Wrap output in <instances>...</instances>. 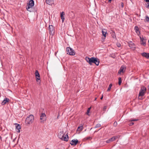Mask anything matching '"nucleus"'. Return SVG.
<instances>
[{
	"label": "nucleus",
	"mask_w": 149,
	"mask_h": 149,
	"mask_svg": "<svg viewBox=\"0 0 149 149\" xmlns=\"http://www.w3.org/2000/svg\"><path fill=\"white\" fill-rule=\"evenodd\" d=\"M96 99H97V98H95V100H96Z\"/></svg>",
	"instance_id": "58836bf2"
},
{
	"label": "nucleus",
	"mask_w": 149,
	"mask_h": 149,
	"mask_svg": "<svg viewBox=\"0 0 149 149\" xmlns=\"http://www.w3.org/2000/svg\"><path fill=\"white\" fill-rule=\"evenodd\" d=\"M129 47L132 49H134L135 48L134 44L132 42H130L129 44Z\"/></svg>",
	"instance_id": "6ab92c4d"
},
{
	"label": "nucleus",
	"mask_w": 149,
	"mask_h": 149,
	"mask_svg": "<svg viewBox=\"0 0 149 149\" xmlns=\"http://www.w3.org/2000/svg\"><path fill=\"white\" fill-rule=\"evenodd\" d=\"M146 2H149V0H144Z\"/></svg>",
	"instance_id": "c9c22d12"
},
{
	"label": "nucleus",
	"mask_w": 149,
	"mask_h": 149,
	"mask_svg": "<svg viewBox=\"0 0 149 149\" xmlns=\"http://www.w3.org/2000/svg\"><path fill=\"white\" fill-rule=\"evenodd\" d=\"M134 29L136 33L138 34L139 33V31H138V28L137 26H135L134 28Z\"/></svg>",
	"instance_id": "4be33fe9"
},
{
	"label": "nucleus",
	"mask_w": 149,
	"mask_h": 149,
	"mask_svg": "<svg viewBox=\"0 0 149 149\" xmlns=\"http://www.w3.org/2000/svg\"><path fill=\"white\" fill-rule=\"evenodd\" d=\"M9 100L8 98H6L4 99L2 103H1V104L2 105H4L6 103L8 102H9Z\"/></svg>",
	"instance_id": "f3484780"
},
{
	"label": "nucleus",
	"mask_w": 149,
	"mask_h": 149,
	"mask_svg": "<svg viewBox=\"0 0 149 149\" xmlns=\"http://www.w3.org/2000/svg\"><path fill=\"white\" fill-rule=\"evenodd\" d=\"M91 109V107H89V108H88V110L87 111V112L86 113V114H87V115H89V112H90V110Z\"/></svg>",
	"instance_id": "5701e85b"
},
{
	"label": "nucleus",
	"mask_w": 149,
	"mask_h": 149,
	"mask_svg": "<svg viewBox=\"0 0 149 149\" xmlns=\"http://www.w3.org/2000/svg\"><path fill=\"white\" fill-rule=\"evenodd\" d=\"M101 126V125L100 124H97L95 126V128H97L100 127Z\"/></svg>",
	"instance_id": "cd10ccee"
},
{
	"label": "nucleus",
	"mask_w": 149,
	"mask_h": 149,
	"mask_svg": "<svg viewBox=\"0 0 149 149\" xmlns=\"http://www.w3.org/2000/svg\"><path fill=\"white\" fill-rule=\"evenodd\" d=\"M138 120V119H131L130 120V121H136Z\"/></svg>",
	"instance_id": "c756f323"
},
{
	"label": "nucleus",
	"mask_w": 149,
	"mask_h": 149,
	"mask_svg": "<svg viewBox=\"0 0 149 149\" xmlns=\"http://www.w3.org/2000/svg\"><path fill=\"white\" fill-rule=\"evenodd\" d=\"M34 2L33 0H31L29 2L28 7L26 9L28 11L31 12L32 10V7L34 6Z\"/></svg>",
	"instance_id": "39448f33"
},
{
	"label": "nucleus",
	"mask_w": 149,
	"mask_h": 149,
	"mask_svg": "<svg viewBox=\"0 0 149 149\" xmlns=\"http://www.w3.org/2000/svg\"><path fill=\"white\" fill-rule=\"evenodd\" d=\"M102 35L104 36V37H102V38L104 40L105 39V38L107 36V31L105 29H103L102 30Z\"/></svg>",
	"instance_id": "4468645a"
},
{
	"label": "nucleus",
	"mask_w": 149,
	"mask_h": 149,
	"mask_svg": "<svg viewBox=\"0 0 149 149\" xmlns=\"http://www.w3.org/2000/svg\"><path fill=\"white\" fill-rule=\"evenodd\" d=\"M66 50L68 54H69L70 55H74L75 54V52L70 47H68L66 49Z\"/></svg>",
	"instance_id": "423d86ee"
},
{
	"label": "nucleus",
	"mask_w": 149,
	"mask_h": 149,
	"mask_svg": "<svg viewBox=\"0 0 149 149\" xmlns=\"http://www.w3.org/2000/svg\"><path fill=\"white\" fill-rule=\"evenodd\" d=\"M35 77L36 78V80L39 83H40V77L38 72L37 70H36L35 72Z\"/></svg>",
	"instance_id": "6e6552de"
},
{
	"label": "nucleus",
	"mask_w": 149,
	"mask_h": 149,
	"mask_svg": "<svg viewBox=\"0 0 149 149\" xmlns=\"http://www.w3.org/2000/svg\"><path fill=\"white\" fill-rule=\"evenodd\" d=\"M114 126L115 127L117 125V123L116 122H114L113 124Z\"/></svg>",
	"instance_id": "2f4dec72"
},
{
	"label": "nucleus",
	"mask_w": 149,
	"mask_h": 149,
	"mask_svg": "<svg viewBox=\"0 0 149 149\" xmlns=\"http://www.w3.org/2000/svg\"><path fill=\"white\" fill-rule=\"evenodd\" d=\"M34 117L32 115H31L28 116L25 120V124L28 125L32 123L34 120Z\"/></svg>",
	"instance_id": "7ed1b4c3"
},
{
	"label": "nucleus",
	"mask_w": 149,
	"mask_h": 149,
	"mask_svg": "<svg viewBox=\"0 0 149 149\" xmlns=\"http://www.w3.org/2000/svg\"><path fill=\"white\" fill-rule=\"evenodd\" d=\"M125 70L126 67L125 66H122L118 72V73L121 74L124 73L125 72Z\"/></svg>",
	"instance_id": "9b49d317"
},
{
	"label": "nucleus",
	"mask_w": 149,
	"mask_h": 149,
	"mask_svg": "<svg viewBox=\"0 0 149 149\" xmlns=\"http://www.w3.org/2000/svg\"><path fill=\"white\" fill-rule=\"evenodd\" d=\"M117 46L118 47H121V45L120 43H118L116 44Z\"/></svg>",
	"instance_id": "c85d7f7f"
},
{
	"label": "nucleus",
	"mask_w": 149,
	"mask_h": 149,
	"mask_svg": "<svg viewBox=\"0 0 149 149\" xmlns=\"http://www.w3.org/2000/svg\"><path fill=\"white\" fill-rule=\"evenodd\" d=\"M142 55L144 56L147 59L148 58V56H149V53H143L142 54Z\"/></svg>",
	"instance_id": "aec40b11"
},
{
	"label": "nucleus",
	"mask_w": 149,
	"mask_h": 149,
	"mask_svg": "<svg viewBox=\"0 0 149 149\" xmlns=\"http://www.w3.org/2000/svg\"><path fill=\"white\" fill-rule=\"evenodd\" d=\"M92 139V138L91 137H87L85 138L84 139L85 140H91Z\"/></svg>",
	"instance_id": "bb28decb"
},
{
	"label": "nucleus",
	"mask_w": 149,
	"mask_h": 149,
	"mask_svg": "<svg viewBox=\"0 0 149 149\" xmlns=\"http://www.w3.org/2000/svg\"><path fill=\"white\" fill-rule=\"evenodd\" d=\"M121 6L122 8H123V6H124V4L123 3H121Z\"/></svg>",
	"instance_id": "473e14b6"
},
{
	"label": "nucleus",
	"mask_w": 149,
	"mask_h": 149,
	"mask_svg": "<svg viewBox=\"0 0 149 149\" xmlns=\"http://www.w3.org/2000/svg\"><path fill=\"white\" fill-rule=\"evenodd\" d=\"M146 21L147 22H149V17L148 16H146L145 17Z\"/></svg>",
	"instance_id": "393cba45"
},
{
	"label": "nucleus",
	"mask_w": 149,
	"mask_h": 149,
	"mask_svg": "<svg viewBox=\"0 0 149 149\" xmlns=\"http://www.w3.org/2000/svg\"><path fill=\"white\" fill-rule=\"evenodd\" d=\"M148 5L146 7L148 8H149V3H147Z\"/></svg>",
	"instance_id": "f704fd0d"
},
{
	"label": "nucleus",
	"mask_w": 149,
	"mask_h": 149,
	"mask_svg": "<svg viewBox=\"0 0 149 149\" xmlns=\"http://www.w3.org/2000/svg\"><path fill=\"white\" fill-rule=\"evenodd\" d=\"M49 29L50 34L51 35L53 36L54 33V30L53 26L52 25H49Z\"/></svg>",
	"instance_id": "9d476101"
},
{
	"label": "nucleus",
	"mask_w": 149,
	"mask_h": 149,
	"mask_svg": "<svg viewBox=\"0 0 149 149\" xmlns=\"http://www.w3.org/2000/svg\"><path fill=\"white\" fill-rule=\"evenodd\" d=\"M40 120L41 123L44 122L46 120V116L45 113H42L40 116Z\"/></svg>",
	"instance_id": "1a4fd4ad"
},
{
	"label": "nucleus",
	"mask_w": 149,
	"mask_h": 149,
	"mask_svg": "<svg viewBox=\"0 0 149 149\" xmlns=\"http://www.w3.org/2000/svg\"><path fill=\"white\" fill-rule=\"evenodd\" d=\"M112 86V84H110L109 85V87L108 88L107 91H109L110 90V89H111Z\"/></svg>",
	"instance_id": "a878e982"
},
{
	"label": "nucleus",
	"mask_w": 149,
	"mask_h": 149,
	"mask_svg": "<svg viewBox=\"0 0 149 149\" xmlns=\"http://www.w3.org/2000/svg\"><path fill=\"white\" fill-rule=\"evenodd\" d=\"M121 77H119L118 78V84L119 85H120L121 83Z\"/></svg>",
	"instance_id": "b1692460"
},
{
	"label": "nucleus",
	"mask_w": 149,
	"mask_h": 149,
	"mask_svg": "<svg viewBox=\"0 0 149 149\" xmlns=\"http://www.w3.org/2000/svg\"><path fill=\"white\" fill-rule=\"evenodd\" d=\"M83 126L82 125H81L79 127L77 130V131L80 132L83 129Z\"/></svg>",
	"instance_id": "412c9836"
},
{
	"label": "nucleus",
	"mask_w": 149,
	"mask_h": 149,
	"mask_svg": "<svg viewBox=\"0 0 149 149\" xmlns=\"http://www.w3.org/2000/svg\"><path fill=\"white\" fill-rule=\"evenodd\" d=\"M58 137L61 140L65 141H68V134H65V133L63 131H61L59 132L58 135Z\"/></svg>",
	"instance_id": "f03ea898"
},
{
	"label": "nucleus",
	"mask_w": 149,
	"mask_h": 149,
	"mask_svg": "<svg viewBox=\"0 0 149 149\" xmlns=\"http://www.w3.org/2000/svg\"><path fill=\"white\" fill-rule=\"evenodd\" d=\"M117 137H118L117 136H113L107 140L106 141V142L107 143H109L111 142H112L115 140Z\"/></svg>",
	"instance_id": "ddd939ff"
},
{
	"label": "nucleus",
	"mask_w": 149,
	"mask_h": 149,
	"mask_svg": "<svg viewBox=\"0 0 149 149\" xmlns=\"http://www.w3.org/2000/svg\"><path fill=\"white\" fill-rule=\"evenodd\" d=\"M146 88L144 86H142L141 87V88L140 91L138 98L139 99H141V97L143 96L146 92Z\"/></svg>",
	"instance_id": "20e7f679"
},
{
	"label": "nucleus",
	"mask_w": 149,
	"mask_h": 149,
	"mask_svg": "<svg viewBox=\"0 0 149 149\" xmlns=\"http://www.w3.org/2000/svg\"><path fill=\"white\" fill-rule=\"evenodd\" d=\"M60 16L62 21L63 22L65 20V13L64 12H62L60 13Z\"/></svg>",
	"instance_id": "2eb2a0df"
},
{
	"label": "nucleus",
	"mask_w": 149,
	"mask_h": 149,
	"mask_svg": "<svg viewBox=\"0 0 149 149\" xmlns=\"http://www.w3.org/2000/svg\"><path fill=\"white\" fill-rule=\"evenodd\" d=\"M107 108V107L106 106H104L103 108V110L104 111H105Z\"/></svg>",
	"instance_id": "7c9ffc66"
},
{
	"label": "nucleus",
	"mask_w": 149,
	"mask_h": 149,
	"mask_svg": "<svg viewBox=\"0 0 149 149\" xmlns=\"http://www.w3.org/2000/svg\"><path fill=\"white\" fill-rule=\"evenodd\" d=\"M148 42H149V41H148Z\"/></svg>",
	"instance_id": "ea45409f"
},
{
	"label": "nucleus",
	"mask_w": 149,
	"mask_h": 149,
	"mask_svg": "<svg viewBox=\"0 0 149 149\" xmlns=\"http://www.w3.org/2000/svg\"><path fill=\"white\" fill-rule=\"evenodd\" d=\"M134 124V123H133V122H132L130 123V125H133Z\"/></svg>",
	"instance_id": "72a5a7b5"
},
{
	"label": "nucleus",
	"mask_w": 149,
	"mask_h": 149,
	"mask_svg": "<svg viewBox=\"0 0 149 149\" xmlns=\"http://www.w3.org/2000/svg\"><path fill=\"white\" fill-rule=\"evenodd\" d=\"M85 59L86 61L91 65L93 63H94L97 65H98L99 63V60L96 58H90L88 57H86L85 58Z\"/></svg>",
	"instance_id": "f257e3e1"
},
{
	"label": "nucleus",
	"mask_w": 149,
	"mask_h": 149,
	"mask_svg": "<svg viewBox=\"0 0 149 149\" xmlns=\"http://www.w3.org/2000/svg\"><path fill=\"white\" fill-rule=\"evenodd\" d=\"M111 0H109V1L110 2H111Z\"/></svg>",
	"instance_id": "4c0bfd02"
},
{
	"label": "nucleus",
	"mask_w": 149,
	"mask_h": 149,
	"mask_svg": "<svg viewBox=\"0 0 149 149\" xmlns=\"http://www.w3.org/2000/svg\"><path fill=\"white\" fill-rule=\"evenodd\" d=\"M103 95H102V97L100 99L101 100H102L103 99Z\"/></svg>",
	"instance_id": "e433bc0d"
},
{
	"label": "nucleus",
	"mask_w": 149,
	"mask_h": 149,
	"mask_svg": "<svg viewBox=\"0 0 149 149\" xmlns=\"http://www.w3.org/2000/svg\"><path fill=\"white\" fill-rule=\"evenodd\" d=\"M78 142V141L77 139L72 140L70 142V144L72 146H75Z\"/></svg>",
	"instance_id": "f8f14e48"
},
{
	"label": "nucleus",
	"mask_w": 149,
	"mask_h": 149,
	"mask_svg": "<svg viewBox=\"0 0 149 149\" xmlns=\"http://www.w3.org/2000/svg\"><path fill=\"white\" fill-rule=\"evenodd\" d=\"M46 3L49 5H52L54 3V0H46Z\"/></svg>",
	"instance_id": "dca6fc26"
},
{
	"label": "nucleus",
	"mask_w": 149,
	"mask_h": 149,
	"mask_svg": "<svg viewBox=\"0 0 149 149\" xmlns=\"http://www.w3.org/2000/svg\"><path fill=\"white\" fill-rule=\"evenodd\" d=\"M140 38L141 40V45L145 46L146 45V40L145 37L143 36H140Z\"/></svg>",
	"instance_id": "0eeeda50"
},
{
	"label": "nucleus",
	"mask_w": 149,
	"mask_h": 149,
	"mask_svg": "<svg viewBox=\"0 0 149 149\" xmlns=\"http://www.w3.org/2000/svg\"><path fill=\"white\" fill-rule=\"evenodd\" d=\"M21 128V126L19 124L17 125L16 126V131L18 133L20 132V130Z\"/></svg>",
	"instance_id": "a211bd4d"
}]
</instances>
